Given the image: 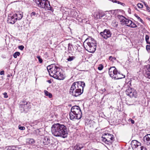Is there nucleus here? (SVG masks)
I'll use <instances>...</instances> for the list:
<instances>
[{
  "mask_svg": "<svg viewBox=\"0 0 150 150\" xmlns=\"http://www.w3.org/2000/svg\"><path fill=\"white\" fill-rule=\"evenodd\" d=\"M52 134L56 137L65 138L67 136L68 130L66 126L59 123L53 124L51 128Z\"/></svg>",
  "mask_w": 150,
  "mask_h": 150,
  "instance_id": "nucleus-1",
  "label": "nucleus"
},
{
  "mask_svg": "<svg viewBox=\"0 0 150 150\" xmlns=\"http://www.w3.org/2000/svg\"><path fill=\"white\" fill-rule=\"evenodd\" d=\"M47 69L50 75L55 79L59 80H63L64 77L61 71L60 68L54 64L49 65Z\"/></svg>",
  "mask_w": 150,
  "mask_h": 150,
  "instance_id": "nucleus-2",
  "label": "nucleus"
},
{
  "mask_svg": "<svg viewBox=\"0 0 150 150\" xmlns=\"http://www.w3.org/2000/svg\"><path fill=\"white\" fill-rule=\"evenodd\" d=\"M69 116L71 120H73L74 119L78 120L81 119L82 116V112L80 107L76 105L73 106L71 109Z\"/></svg>",
  "mask_w": 150,
  "mask_h": 150,
  "instance_id": "nucleus-3",
  "label": "nucleus"
},
{
  "mask_svg": "<svg viewBox=\"0 0 150 150\" xmlns=\"http://www.w3.org/2000/svg\"><path fill=\"white\" fill-rule=\"evenodd\" d=\"M91 40L86 39L83 42L84 47L87 51L90 52H93L96 48V44L91 42Z\"/></svg>",
  "mask_w": 150,
  "mask_h": 150,
  "instance_id": "nucleus-4",
  "label": "nucleus"
},
{
  "mask_svg": "<svg viewBox=\"0 0 150 150\" xmlns=\"http://www.w3.org/2000/svg\"><path fill=\"white\" fill-rule=\"evenodd\" d=\"M117 17L120 21L121 22V24L125 25H126L132 28H135L137 27V25L132 21L122 15H119Z\"/></svg>",
  "mask_w": 150,
  "mask_h": 150,
  "instance_id": "nucleus-5",
  "label": "nucleus"
},
{
  "mask_svg": "<svg viewBox=\"0 0 150 150\" xmlns=\"http://www.w3.org/2000/svg\"><path fill=\"white\" fill-rule=\"evenodd\" d=\"M102 138L103 142L109 145L111 144L112 142L114 140V137L112 134L106 133L103 134Z\"/></svg>",
  "mask_w": 150,
  "mask_h": 150,
  "instance_id": "nucleus-6",
  "label": "nucleus"
},
{
  "mask_svg": "<svg viewBox=\"0 0 150 150\" xmlns=\"http://www.w3.org/2000/svg\"><path fill=\"white\" fill-rule=\"evenodd\" d=\"M21 110L23 111L27 112L31 108L30 103L25 100H23L20 103L19 106Z\"/></svg>",
  "mask_w": 150,
  "mask_h": 150,
  "instance_id": "nucleus-7",
  "label": "nucleus"
},
{
  "mask_svg": "<svg viewBox=\"0 0 150 150\" xmlns=\"http://www.w3.org/2000/svg\"><path fill=\"white\" fill-rule=\"evenodd\" d=\"M85 83L83 81H77L71 85L70 91L78 90V89H83L85 86Z\"/></svg>",
  "mask_w": 150,
  "mask_h": 150,
  "instance_id": "nucleus-8",
  "label": "nucleus"
},
{
  "mask_svg": "<svg viewBox=\"0 0 150 150\" xmlns=\"http://www.w3.org/2000/svg\"><path fill=\"white\" fill-rule=\"evenodd\" d=\"M83 89L80 88L74 91H69V93L72 96L76 97L81 95L83 92Z\"/></svg>",
  "mask_w": 150,
  "mask_h": 150,
  "instance_id": "nucleus-9",
  "label": "nucleus"
},
{
  "mask_svg": "<svg viewBox=\"0 0 150 150\" xmlns=\"http://www.w3.org/2000/svg\"><path fill=\"white\" fill-rule=\"evenodd\" d=\"M100 35L104 38L107 39L108 38L111 37L112 33L108 29H105L104 31L100 33Z\"/></svg>",
  "mask_w": 150,
  "mask_h": 150,
  "instance_id": "nucleus-10",
  "label": "nucleus"
},
{
  "mask_svg": "<svg viewBox=\"0 0 150 150\" xmlns=\"http://www.w3.org/2000/svg\"><path fill=\"white\" fill-rule=\"evenodd\" d=\"M144 69L146 71L144 75L146 77L150 79V65L148 64L144 66Z\"/></svg>",
  "mask_w": 150,
  "mask_h": 150,
  "instance_id": "nucleus-11",
  "label": "nucleus"
},
{
  "mask_svg": "<svg viewBox=\"0 0 150 150\" xmlns=\"http://www.w3.org/2000/svg\"><path fill=\"white\" fill-rule=\"evenodd\" d=\"M117 70L115 67H110L109 69V74L111 77L114 78L117 73Z\"/></svg>",
  "mask_w": 150,
  "mask_h": 150,
  "instance_id": "nucleus-12",
  "label": "nucleus"
},
{
  "mask_svg": "<svg viewBox=\"0 0 150 150\" xmlns=\"http://www.w3.org/2000/svg\"><path fill=\"white\" fill-rule=\"evenodd\" d=\"M16 21V18H15L14 14L13 15H10L8 16L7 20L8 23L13 24Z\"/></svg>",
  "mask_w": 150,
  "mask_h": 150,
  "instance_id": "nucleus-13",
  "label": "nucleus"
},
{
  "mask_svg": "<svg viewBox=\"0 0 150 150\" xmlns=\"http://www.w3.org/2000/svg\"><path fill=\"white\" fill-rule=\"evenodd\" d=\"M126 93L127 95L129 96L130 97L134 96V90L133 88L129 87L126 91Z\"/></svg>",
  "mask_w": 150,
  "mask_h": 150,
  "instance_id": "nucleus-14",
  "label": "nucleus"
},
{
  "mask_svg": "<svg viewBox=\"0 0 150 150\" xmlns=\"http://www.w3.org/2000/svg\"><path fill=\"white\" fill-rule=\"evenodd\" d=\"M143 140L145 143L150 146V134L146 135L143 138Z\"/></svg>",
  "mask_w": 150,
  "mask_h": 150,
  "instance_id": "nucleus-15",
  "label": "nucleus"
},
{
  "mask_svg": "<svg viewBox=\"0 0 150 150\" xmlns=\"http://www.w3.org/2000/svg\"><path fill=\"white\" fill-rule=\"evenodd\" d=\"M42 142L44 145H48L50 143V140L48 136L44 137L43 138Z\"/></svg>",
  "mask_w": 150,
  "mask_h": 150,
  "instance_id": "nucleus-16",
  "label": "nucleus"
},
{
  "mask_svg": "<svg viewBox=\"0 0 150 150\" xmlns=\"http://www.w3.org/2000/svg\"><path fill=\"white\" fill-rule=\"evenodd\" d=\"M16 20H20L23 17V14L22 12L21 11H17L15 14H14Z\"/></svg>",
  "mask_w": 150,
  "mask_h": 150,
  "instance_id": "nucleus-17",
  "label": "nucleus"
},
{
  "mask_svg": "<svg viewBox=\"0 0 150 150\" xmlns=\"http://www.w3.org/2000/svg\"><path fill=\"white\" fill-rule=\"evenodd\" d=\"M125 75H124L121 74H120V72H118L117 71V73H116V74H115L114 78L116 79H118L125 78Z\"/></svg>",
  "mask_w": 150,
  "mask_h": 150,
  "instance_id": "nucleus-18",
  "label": "nucleus"
},
{
  "mask_svg": "<svg viewBox=\"0 0 150 150\" xmlns=\"http://www.w3.org/2000/svg\"><path fill=\"white\" fill-rule=\"evenodd\" d=\"M83 147V146L81 144H78L74 146L73 149V150H80Z\"/></svg>",
  "mask_w": 150,
  "mask_h": 150,
  "instance_id": "nucleus-19",
  "label": "nucleus"
},
{
  "mask_svg": "<svg viewBox=\"0 0 150 150\" xmlns=\"http://www.w3.org/2000/svg\"><path fill=\"white\" fill-rule=\"evenodd\" d=\"M140 144V143L138 142L137 141L134 140L132 141L131 144L132 148L134 149L139 145L138 144Z\"/></svg>",
  "mask_w": 150,
  "mask_h": 150,
  "instance_id": "nucleus-20",
  "label": "nucleus"
},
{
  "mask_svg": "<svg viewBox=\"0 0 150 150\" xmlns=\"http://www.w3.org/2000/svg\"><path fill=\"white\" fill-rule=\"evenodd\" d=\"M26 142L28 144H32L35 143V141L33 139L28 138L26 139Z\"/></svg>",
  "mask_w": 150,
  "mask_h": 150,
  "instance_id": "nucleus-21",
  "label": "nucleus"
},
{
  "mask_svg": "<svg viewBox=\"0 0 150 150\" xmlns=\"http://www.w3.org/2000/svg\"><path fill=\"white\" fill-rule=\"evenodd\" d=\"M68 51L69 53H71L73 52V47L72 45L70 43H69L68 45Z\"/></svg>",
  "mask_w": 150,
  "mask_h": 150,
  "instance_id": "nucleus-22",
  "label": "nucleus"
},
{
  "mask_svg": "<svg viewBox=\"0 0 150 150\" xmlns=\"http://www.w3.org/2000/svg\"><path fill=\"white\" fill-rule=\"evenodd\" d=\"M71 16L75 18H76L78 16V13L76 11H72L71 12Z\"/></svg>",
  "mask_w": 150,
  "mask_h": 150,
  "instance_id": "nucleus-23",
  "label": "nucleus"
},
{
  "mask_svg": "<svg viewBox=\"0 0 150 150\" xmlns=\"http://www.w3.org/2000/svg\"><path fill=\"white\" fill-rule=\"evenodd\" d=\"M44 92L45 93V94L46 96H48V97L50 98H52V95L51 93H49L48 91L45 90L44 91Z\"/></svg>",
  "mask_w": 150,
  "mask_h": 150,
  "instance_id": "nucleus-24",
  "label": "nucleus"
},
{
  "mask_svg": "<svg viewBox=\"0 0 150 150\" xmlns=\"http://www.w3.org/2000/svg\"><path fill=\"white\" fill-rule=\"evenodd\" d=\"M103 16L104 15L99 13L94 15V17L97 19H101Z\"/></svg>",
  "mask_w": 150,
  "mask_h": 150,
  "instance_id": "nucleus-25",
  "label": "nucleus"
},
{
  "mask_svg": "<svg viewBox=\"0 0 150 150\" xmlns=\"http://www.w3.org/2000/svg\"><path fill=\"white\" fill-rule=\"evenodd\" d=\"M143 147V146H141L140 144L136 147V148H134V150H142Z\"/></svg>",
  "mask_w": 150,
  "mask_h": 150,
  "instance_id": "nucleus-26",
  "label": "nucleus"
},
{
  "mask_svg": "<svg viewBox=\"0 0 150 150\" xmlns=\"http://www.w3.org/2000/svg\"><path fill=\"white\" fill-rule=\"evenodd\" d=\"M36 134L37 135L42 136V134L39 129H37L35 131Z\"/></svg>",
  "mask_w": 150,
  "mask_h": 150,
  "instance_id": "nucleus-27",
  "label": "nucleus"
},
{
  "mask_svg": "<svg viewBox=\"0 0 150 150\" xmlns=\"http://www.w3.org/2000/svg\"><path fill=\"white\" fill-rule=\"evenodd\" d=\"M75 57L73 56H69V57L67 59L68 61H71L73 60L75 58Z\"/></svg>",
  "mask_w": 150,
  "mask_h": 150,
  "instance_id": "nucleus-28",
  "label": "nucleus"
},
{
  "mask_svg": "<svg viewBox=\"0 0 150 150\" xmlns=\"http://www.w3.org/2000/svg\"><path fill=\"white\" fill-rule=\"evenodd\" d=\"M20 55V53L19 52H15L13 54V56L14 58H16L17 56H19Z\"/></svg>",
  "mask_w": 150,
  "mask_h": 150,
  "instance_id": "nucleus-29",
  "label": "nucleus"
},
{
  "mask_svg": "<svg viewBox=\"0 0 150 150\" xmlns=\"http://www.w3.org/2000/svg\"><path fill=\"white\" fill-rule=\"evenodd\" d=\"M144 6L146 7V9L149 12H150V8L148 6L147 4H146L145 2H144Z\"/></svg>",
  "mask_w": 150,
  "mask_h": 150,
  "instance_id": "nucleus-30",
  "label": "nucleus"
},
{
  "mask_svg": "<svg viewBox=\"0 0 150 150\" xmlns=\"http://www.w3.org/2000/svg\"><path fill=\"white\" fill-rule=\"evenodd\" d=\"M115 2V3H118V4H120L123 6H124L125 5V4L124 3H122L121 2H120L118 1H117L116 0H114V2Z\"/></svg>",
  "mask_w": 150,
  "mask_h": 150,
  "instance_id": "nucleus-31",
  "label": "nucleus"
},
{
  "mask_svg": "<svg viewBox=\"0 0 150 150\" xmlns=\"http://www.w3.org/2000/svg\"><path fill=\"white\" fill-rule=\"evenodd\" d=\"M37 58L38 59L39 62L40 63H41L42 62L43 60L40 57V56H37Z\"/></svg>",
  "mask_w": 150,
  "mask_h": 150,
  "instance_id": "nucleus-32",
  "label": "nucleus"
},
{
  "mask_svg": "<svg viewBox=\"0 0 150 150\" xmlns=\"http://www.w3.org/2000/svg\"><path fill=\"white\" fill-rule=\"evenodd\" d=\"M103 65L102 64H100L99 65V66L98 67V69L99 70H101L103 69Z\"/></svg>",
  "mask_w": 150,
  "mask_h": 150,
  "instance_id": "nucleus-33",
  "label": "nucleus"
},
{
  "mask_svg": "<svg viewBox=\"0 0 150 150\" xmlns=\"http://www.w3.org/2000/svg\"><path fill=\"white\" fill-rule=\"evenodd\" d=\"M146 49L147 52H149L150 50V45H147L146 46Z\"/></svg>",
  "mask_w": 150,
  "mask_h": 150,
  "instance_id": "nucleus-34",
  "label": "nucleus"
},
{
  "mask_svg": "<svg viewBox=\"0 0 150 150\" xmlns=\"http://www.w3.org/2000/svg\"><path fill=\"white\" fill-rule=\"evenodd\" d=\"M138 7L139 8H142L143 7V5L141 3H138L137 4Z\"/></svg>",
  "mask_w": 150,
  "mask_h": 150,
  "instance_id": "nucleus-35",
  "label": "nucleus"
},
{
  "mask_svg": "<svg viewBox=\"0 0 150 150\" xmlns=\"http://www.w3.org/2000/svg\"><path fill=\"white\" fill-rule=\"evenodd\" d=\"M19 129L21 130H24L25 129V127L24 126H18Z\"/></svg>",
  "mask_w": 150,
  "mask_h": 150,
  "instance_id": "nucleus-36",
  "label": "nucleus"
},
{
  "mask_svg": "<svg viewBox=\"0 0 150 150\" xmlns=\"http://www.w3.org/2000/svg\"><path fill=\"white\" fill-rule=\"evenodd\" d=\"M18 48L21 50H23L24 48V47L23 45H20L18 47Z\"/></svg>",
  "mask_w": 150,
  "mask_h": 150,
  "instance_id": "nucleus-37",
  "label": "nucleus"
},
{
  "mask_svg": "<svg viewBox=\"0 0 150 150\" xmlns=\"http://www.w3.org/2000/svg\"><path fill=\"white\" fill-rule=\"evenodd\" d=\"M3 95L4 96V97L5 98H8V96L7 95V93L6 92H5L3 93Z\"/></svg>",
  "mask_w": 150,
  "mask_h": 150,
  "instance_id": "nucleus-38",
  "label": "nucleus"
},
{
  "mask_svg": "<svg viewBox=\"0 0 150 150\" xmlns=\"http://www.w3.org/2000/svg\"><path fill=\"white\" fill-rule=\"evenodd\" d=\"M113 57L112 56H110L109 57V59L112 62H114L113 60Z\"/></svg>",
  "mask_w": 150,
  "mask_h": 150,
  "instance_id": "nucleus-39",
  "label": "nucleus"
},
{
  "mask_svg": "<svg viewBox=\"0 0 150 150\" xmlns=\"http://www.w3.org/2000/svg\"><path fill=\"white\" fill-rule=\"evenodd\" d=\"M149 36L147 35H146V36H145V40H149Z\"/></svg>",
  "mask_w": 150,
  "mask_h": 150,
  "instance_id": "nucleus-40",
  "label": "nucleus"
},
{
  "mask_svg": "<svg viewBox=\"0 0 150 150\" xmlns=\"http://www.w3.org/2000/svg\"><path fill=\"white\" fill-rule=\"evenodd\" d=\"M4 74V71H2L0 72V75H2Z\"/></svg>",
  "mask_w": 150,
  "mask_h": 150,
  "instance_id": "nucleus-41",
  "label": "nucleus"
},
{
  "mask_svg": "<svg viewBox=\"0 0 150 150\" xmlns=\"http://www.w3.org/2000/svg\"><path fill=\"white\" fill-rule=\"evenodd\" d=\"M36 13L35 12H32L31 14V16H35V15Z\"/></svg>",
  "mask_w": 150,
  "mask_h": 150,
  "instance_id": "nucleus-42",
  "label": "nucleus"
},
{
  "mask_svg": "<svg viewBox=\"0 0 150 150\" xmlns=\"http://www.w3.org/2000/svg\"><path fill=\"white\" fill-rule=\"evenodd\" d=\"M129 120H130V121L131 122V123L132 124H134V121L132 119H129Z\"/></svg>",
  "mask_w": 150,
  "mask_h": 150,
  "instance_id": "nucleus-43",
  "label": "nucleus"
},
{
  "mask_svg": "<svg viewBox=\"0 0 150 150\" xmlns=\"http://www.w3.org/2000/svg\"><path fill=\"white\" fill-rule=\"evenodd\" d=\"M134 16H135V17H136L137 19H138L139 20V18H140V17L138 16L136 14H135L134 15Z\"/></svg>",
  "mask_w": 150,
  "mask_h": 150,
  "instance_id": "nucleus-44",
  "label": "nucleus"
},
{
  "mask_svg": "<svg viewBox=\"0 0 150 150\" xmlns=\"http://www.w3.org/2000/svg\"><path fill=\"white\" fill-rule=\"evenodd\" d=\"M140 22H141L142 23L144 24V21L142 20V19L141 18H140L139 20Z\"/></svg>",
  "mask_w": 150,
  "mask_h": 150,
  "instance_id": "nucleus-45",
  "label": "nucleus"
},
{
  "mask_svg": "<svg viewBox=\"0 0 150 150\" xmlns=\"http://www.w3.org/2000/svg\"><path fill=\"white\" fill-rule=\"evenodd\" d=\"M146 43L147 44H150V42L149 41V40H146Z\"/></svg>",
  "mask_w": 150,
  "mask_h": 150,
  "instance_id": "nucleus-46",
  "label": "nucleus"
},
{
  "mask_svg": "<svg viewBox=\"0 0 150 150\" xmlns=\"http://www.w3.org/2000/svg\"><path fill=\"white\" fill-rule=\"evenodd\" d=\"M105 91H106V89L105 88L104 89H103L102 90V91L103 92H104Z\"/></svg>",
  "mask_w": 150,
  "mask_h": 150,
  "instance_id": "nucleus-47",
  "label": "nucleus"
},
{
  "mask_svg": "<svg viewBox=\"0 0 150 150\" xmlns=\"http://www.w3.org/2000/svg\"><path fill=\"white\" fill-rule=\"evenodd\" d=\"M113 59L115 60L116 59V58L115 57H113Z\"/></svg>",
  "mask_w": 150,
  "mask_h": 150,
  "instance_id": "nucleus-48",
  "label": "nucleus"
},
{
  "mask_svg": "<svg viewBox=\"0 0 150 150\" xmlns=\"http://www.w3.org/2000/svg\"><path fill=\"white\" fill-rule=\"evenodd\" d=\"M48 81L50 83H51V81H50V80H48Z\"/></svg>",
  "mask_w": 150,
  "mask_h": 150,
  "instance_id": "nucleus-49",
  "label": "nucleus"
},
{
  "mask_svg": "<svg viewBox=\"0 0 150 150\" xmlns=\"http://www.w3.org/2000/svg\"><path fill=\"white\" fill-rule=\"evenodd\" d=\"M10 76V75H8L7 76V77H9Z\"/></svg>",
  "mask_w": 150,
  "mask_h": 150,
  "instance_id": "nucleus-50",
  "label": "nucleus"
},
{
  "mask_svg": "<svg viewBox=\"0 0 150 150\" xmlns=\"http://www.w3.org/2000/svg\"><path fill=\"white\" fill-rule=\"evenodd\" d=\"M135 9H136V10H138L137 9V8H135Z\"/></svg>",
  "mask_w": 150,
  "mask_h": 150,
  "instance_id": "nucleus-51",
  "label": "nucleus"
}]
</instances>
